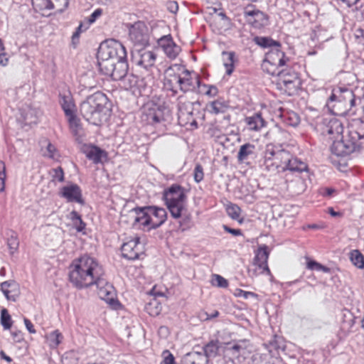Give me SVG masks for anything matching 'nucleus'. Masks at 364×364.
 I'll list each match as a JSON object with an SVG mask.
<instances>
[{
	"label": "nucleus",
	"instance_id": "b1692460",
	"mask_svg": "<svg viewBox=\"0 0 364 364\" xmlns=\"http://www.w3.org/2000/svg\"><path fill=\"white\" fill-rule=\"evenodd\" d=\"M245 122L247 129L250 131L258 132L266 125V122L262 118L261 113H255L252 116L245 118Z\"/></svg>",
	"mask_w": 364,
	"mask_h": 364
},
{
	"label": "nucleus",
	"instance_id": "c03bdc74",
	"mask_svg": "<svg viewBox=\"0 0 364 364\" xmlns=\"http://www.w3.org/2000/svg\"><path fill=\"white\" fill-rule=\"evenodd\" d=\"M12 320L9 311L6 309L1 311V323L5 330L10 329L12 326Z\"/></svg>",
	"mask_w": 364,
	"mask_h": 364
},
{
	"label": "nucleus",
	"instance_id": "a878e982",
	"mask_svg": "<svg viewBox=\"0 0 364 364\" xmlns=\"http://www.w3.org/2000/svg\"><path fill=\"white\" fill-rule=\"evenodd\" d=\"M1 289L8 300L15 301L18 296L17 284L14 281H6L1 284Z\"/></svg>",
	"mask_w": 364,
	"mask_h": 364
},
{
	"label": "nucleus",
	"instance_id": "2f4dec72",
	"mask_svg": "<svg viewBox=\"0 0 364 364\" xmlns=\"http://www.w3.org/2000/svg\"><path fill=\"white\" fill-rule=\"evenodd\" d=\"M97 58L100 72L102 74L109 76L114 70V63H117V62L106 58H102L101 56L97 55Z\"/></svg>",
	"mask_w": 364,
	"mask_h": 364
},
{
	"label": "nucleus",
	"instance_id": "4468645a",
	"mask_svg": "<svg viewBox=\"0 0 364 364\" xmlns=\"http://www.w3.org/2000/svg\"><path fill=\"white\" fill-rule=\"evenodd\" d=\"M141 253L142 247L138 237L124 242L122 246V256L128 259H138Z\"/></svg>",
	"mask_w": 364,
	"mask_h": 364
},
{
	"label": "nucleus",
	"instance_id": "dca6fc26",
	"mask_svg": "<svg viewBox=\"0 0 364 364\" xmlns=\"http://www.w3.org/2000/svg\"><path fill=\"white\" fill-rule=\"evenodd\" d=\"M149 212L148 206L133 208L131 210V213L134 214L133 225L151 230V221Z\"/></svg>",
	"mask_w": 364,
	"mask_h": 364
},
{
	"label": "nucleus",
	"instance_id": "cd10ccee",
	"mask_svg": "<svg viewBox=\"0 0 364 364\" xmlns=\"http://www.w3.org/2000/svg\"><path fill=\"white\" fill-rule=\"evenodd\" d=\"M87 158L92 161L95 164H98L102 161V157H106V152L97 146H87L84 150Z\"/></svg>",
	"mask_w": 364,
	"mask_h": 364
},
{
	"label": "nucleus",
	"instance_id": "a211bd4d",
	"mask_svg": "<svg viewBox=\"0 0 364 364\" xmlns=\"http://www.w3.org/2000/svg\"><path fill=\"white\" fill-rule=\"evenodd\" d=\"M269 255L268 247L266 245L259 247L255 254L254 264L258 267L261 274L266 273L268 275L271 274L267 265Z\"/></svg>",
	"mask_w": 364,
	"mask_h": 364
},
{
	"label": "nucleus",
	"instance_id": "f3484780",
	"mask_svg": "<svg viewBox=\"0 0 364 364\" xmlns=\"http://www.w3.org/2000/svg\"><path fill=\"white\" fill-rule=\"evenodd\" d=\"M274 144H268L265 146L262 159L259 161V168L267 172L274 173L276 165L273 161Z\"/></svg>",
	"mask_w": 364,
	"mask_h": 364
},
{
	"label": "nucleus",
	"instance_id": "79ce46f5",
	"mask_svg": "<svg viewBox=\"0 0 364 364\" xmlns=\"http://www.w3.org/2000/svg\"><path fill=\"white\" fill-rule=\"evenodd\" d=\"M166 55L170 59H175L181 51V48L176 44L175 42L171 43V45L167 46L164 50Z\"/></svg>",
	"mask_w": 364,
	"mask_h": 364
},
{
	"label": "nucleus",
	"instance_id": "1a4fd4ad",
	"mask_svg": "<svg viewBox=\"0 0 364 364\" xmlns=\"http://www.w3.org/2000/svg\"><path fill=\"white\" fill-rule=\"evenodd\" d=\"M168 114V110L164 107L156 104H147L143 112L142 119L147 124L156 125L166 120V115Z\"/></svg>",
	"mask_w": 364,
	"mask_h": 364
},
{
	"label": "nucleus",
	"instance_id": "680f3d73",
	"mask_svg": "<svg viewBox=\"0 0 364 364\" xmlns=\"http://www.w3.org/2000/svg\"><path fill=\"white\" fill-rule=\"evenodd\" d=\"M102 15V9H96L89 17L88 22L90 23H94L96 19Z\"/></svg>",
	"mask_w": 364,
	"mask_h": 364
},
{
	"label": "nucleus",
	"instance_id": "37998d69",
	"mask_svg": "<svg viewBox=\"0 0 364 364\" xmlns=\"http://www.w3.org/2000/svg\"><path fill=\"white\" fill-rule=\"evenodd\" d=\"M226 211L228 216H230L232 219L239 220L241 209L238 205L230 203V204L227 205Z\"/></svg>",
	"mask_w": 364,
	"mask_h": 364
},
{
	"label": "nucleus",
	"instance_id": "4d7b16f0",
	"mask_svg": "<svg viewBox=\"0 0 364 364\" xmlns=\"http://www.w3.org/2000/svg\"><path fill=\"white\" fill-rule=\"evenodd\" d=\"M163 364H175L174 357L168 350H164L163 352Z\"/></svg>",
	"mask_w": 364,
	"mask_h": 364
},
{
	"label": "nucleus",
	"instance_id": "393cba45",
	"mask_svg": "<svg viewBox=\"0 0 364 364\" xmlns=\"http://www.w3.org/2000/svg\"><path fill=\"white\" fill-rule=\"evenodd\" d=\"M166 77L164 79V87L166 90H170L175 95L178 93L177 87H178V74H176L171 68L166 70Z\"/></svg>",
	"mask_w": 364,
	"mask_h": 364
},
{
	"label": "nucleus",
	"instance_id": "bb28decb",
	"mask_svg": "<svg viewBox=\"0 0 364 364\" xmlns=\"http://www.w3.org/2000/svg\"><path fill=\"white\" fill-rule=\"evenodd\" d=\"M119 81L120 85L127 90L139 87L140 83L141 82L137 75L128 73V72Z\"/></svg>",
	"mask_w": 364,
	"mask_h": 364
},
{
	"label": "nucleus",
	"instance_id": "6e6d98bb",
	"mask_svg": "<svg viewBox=\"0 0 364 364\" xmlns=\"http://www.w3.org/2000/svg\"><path fill=\"white\" fill-rule=\"evenodd\" d=\"M173 42L172 37L170 35H168L161 37L159 40V45L164 50L167 46L171 45V43Z\"/></svg>",
	"mask_w": 364,
	"mask_h": 364
},
{
	"label": "nucleus",
	"instance_id": "0e129e2a",
	"mask_svg": "<svg viewBox=\"0 0 364 364\" xmlns=\"http://www.w3.org/2000/svg\"><path fill=\"white\" fill-rule=\"evenodd\" d=\"M73 225L77 232H82L85 228V223L82 221V218L75 222Z\"/></svg>",
	"mask_w": 364,
	"mask_h": 364
},
{
	"label": "nucleus",
	"instance_id": "5fc2aeb1",
	"mask_svg": "<svg viewBox=\"0 0 364 364\" xmlns=\"http://www.w3.org/2000/svg\"><path fill=\"white\" fill-rule=\"evenodd\" d=\"M0 165L2 166V170L0 171V181H1V188L0 193H2L5 190V181L6 178V166L3 161H0Z\"/></svg>",
	"mask_w": 364,
	"mask_h": 364
},
{
	"label": "nucleus",
	"instance_id": "8fccbe9b",
	"mask_svg": "<svg viewBox=\"0 0 364 364\" xmlns=\"http://www.w3.org/2000/svg\"><path fill=\"white\" fill-rule=\"evenodd\" d=\"M43 155L46 157L53 159H55L59 156V154L55 146L50 142L48 143L46 151L44 152Z\"/></svg>",
	"mask_w": 364,
	"mask_h": 364
},
{
	"label": "nucleus",
	"instance_id": "3c124183",
	"mask_svg": "<svg viewBox=\"0 0 364 364\" xmlns=\"http://www.w3.org/2000/svg\"><path fill=\"white\" fill-rule=\"evenodd\" d=\"M193 177L194 181L196 183H200L203 180L204 178V173H203V166L197 164L195 166L194 171H193Z\"/></svg>",
	"mask_w": 364,
	"mask_h": 364
},
{
	"label": "nucleus",
	"instance_id": "2eb2a0df",
	"mask_svg": "<svg viewBox=\"0 0 364 364\" xmlns=\"http://www.w3.org/2000/svg\"><path fill=\"white\" fill-rule=\"evenodd\" d=\"M59 194L62 198L66 199L68 203H84L81 188L77 184L72 183L63 186Z\"/></svg>",
	"mask_w": 364,
	"mask_h": 364
},
{
	"label": "nucleus",
	"instance_id": "ddd939ff",
	"mask_svg": "<svg viewBox=\"0 0 364 364\" xmlns=\"http://www.w3.org/2000/svg\"><path fill=\"white\" fill-rule=\"evenodd\" d=\"M244 16L247 22L255 28H261L268 25V16L264 12L247 7L244 10Z\"/></svg>",
	"mask_w": 364,
	"mask_h": 364
},
{
	"label": "nucleus",
	"instance_id": "f257e3e1",
	"mask_svg": "<svg viewBox=\"0 0 364 364\" xmlns=\"http://www.w3.org/2000/svg\"><path fill=\"white\" fill-rule=\"evenodd\" d=\"M69 281L72 285L82 289L96 285L99 297L116 309L119 305L112 284L104 277L102 266L93 257L85 255L74 259L68 267Z\"/></svg>",
	"mask_w": 364,
	"mask_h": 364
},
{
	"label": "nucleus",
	"instance_id": "4c0bfd02",
	"mask_svg": "<svg viewBox=\"0 0 364 364\" xmlns=\"http://www.w3.org/2000/svg\"><path fill=\"white\" fill-rule=\"evenodd\" d=\"M255 43L262 48H273L280 46L279 42L273 40L269 37L256 36L254 38Z\"/></svg>",
	"mask_w": 364,
	"mask_h": 364
},
{
	"label": "nucleus",
	"instance_id": "6e6552de",
	"mask_svg": "<svg viewBox=\"0 0 364 364\" xmlns=\"http://www.w3.org/2000/svg\"><path fill=\"white\" fill-rule=\"evenodd\" d=\"M97 56L117 62L118 60L127 58V50L119 41L112 40L100 44Z\"/></svg>",
	"mask_w": 364,
	"mask_h": 364
},
{
	"label": "nucleus",
	"instance_id": "72a5a7b5",
	"mask_svg": "<svg viewBox=\"0 0 364 364\" xmlns=\"http://www.w3.org/2000/svg\"><path fill=\"white\" fill-rule=\"evenodd\" d=\"M220 343L218 340H211L203 347V355L208 358H215L218 355Z\"/></svg>",
	"mask_w": 364,
	"mask_h": 364
},
{
	"label": "nucleus",
	"instance_id": "49530a36",
	"mask_svg": "<svg viewBox=\"0 0 364 364\" xmlns=\"http://www.w3.org/2000/svg\"><path fill=\"white\" fill-rule=\"evenodd\" d=\"M242 347L240 345L235 344L232 346L228 347L225 350V357L239 358Z\"/></svg>",
	"mask_w": 364,
	"mask_h": 364
},
{
	"label": "nucleus",
	"instance_id": "39448f33",
	"mask_svg": "<svg viewBox=\"0 0 364 364\" xmlns=\"http://www.w3.org/2000/svg\"><path fill=\"white\" fill-rule=\"evenodd\" d=\"M274 75L278 77L277 87L288 95H294L299 90L301 82L299 74L292 68H282Z\"/></svg>",
	"mask_w": 364,
	"mask_h": 364
},
{
	"label": "nucleus",
	"instance_id": "7ed1b4c3",
	"mask_svg": "<svg viewBox=\"0 0 364 364\" xmlns=\"http://www.w3.org/2000/svg\"><path fill=\"white\" fill-rule=\"evenodd\" d=\"M108 99L102 92L90 95L80 105V113L84 119L94 125H100L104 117V109Z\"/></svg>",
	"mask_w": 364,
	"mask_h": 364
},
{
	"label": "nucleus",
	"instance_id": "bf43d9fd",
	"mask_svg": "<svg viewBox=\"0 0 364 364\" xmlns=\"http://www.w3.org/2000/svg\"><path fill=\"white\" fill-rule=\"evenodd\" d=\"M14 342L20 343L23 340V334L21 331H13L11 332Z\"/></svg>",
	"mask_w": 364,
	"mask_h": 364
},
{
	"label": "nucleus",
	"instance_id": "338daca9",
	"mask_svg": "<svg viewBox=\"0 0 364 364\" xmlns=\"http://www.w3.org/2000/svg\"><path fill=\"white\" fill-rule=\"evenodd\" d=\"M289 124L292 127H296L299 123V117L295 113L289 116Z\"/></svg>",
	"mask_w": 364,
	"mask_h": 364
},
{
	"label": "nucleus",
	"instance_id": "13d9d810",
	"mask_svg": "<svg viewBox=\"0 0 364 364\" xmlns=\"http://www.w3.org/2000/svg\"><path fill=\"white\" fill-rule=\"evenodd\" d=\"M219 314H220L219 311L217 310H215L210 314H208L207 312H202L200 314V317L201 319H203L204 321H208V320H210V319L218 317L219 316Z\"/></svg>",
	"mask_w": 364,
	"mask_h": 364
},
{
	"label": "nucleus",
	"instance_id": "a19ab883",
	"mask_svg": "<svg viewBox=\"0 0 364 364\" xmlns=\"http://www.w3.org/2000/svg\"><path fill=\"white\" fill-rule=\"evenodd\" d=\"M60 103L65 112V114H70L74 112V105L70 95H63L60 97Z\"/></svg>",
	"mask_w": 364,
	"mask_h": 364
},
{
	"label": "nucleus",
	"instance_id": "052dcab7",
	"mask_svg": "<svg viewBox=\"0 0 364 364\" xmlns=\"http://www.w3.org/2000/svg\"><path fill=\"white\" fill-rule=\"evenodd\" d=\"M204 87H207L208 90L205 91V95L210 97H215L217 95L218 92V88L214 85H204Z\"/></svg>",
	"mask_w": 364,
	"mask_h": 364
},
{
	"label": "nucleus",
	"instance_id": "e433bc0d",
	"mask_svg": "<svg viewBox=\"0 0 364 364\" xmlns=\"http://www.w3.org/2000/svg\"><path fill=\"white\" fill-rule=\"evenodd\" d=\"M63 335L58 330L50 333L46 338L49 346L52 348H56L63 340Z\"/></svg>",
	"mask_w": 364,
	"mask_h": 364
},
{
	"label": "nucleus",
	"instance_id": "09e8293b",
	"mask_svg": "<svg viewBox=\"0 0 364 364\" xmlns=\"http://www.w3.org/2000/svg\"><path fill=\"white\" fill-rule=\"evenodd\" d=\"M212 284L213 285L220 288H226L228 286V280L219 274L213 275Z\"/></svg>",
	"mask_w": 364,
	"mask_h": 364
},
{
	"label": "nucleus",
	"instance_id": "aec40b11",
	"mask_svg": "<svg viewBox=\"0 0 364 364\" xmlns=\"http://www.w3.org/2000/svg\"><path fill=\"white\" fill-rule=\"evenodd\" d=\"M284 167V172L289 171L292 173H301L309 170L308 165L305 161L293 156L290 152Z\"/></svg>",
	"mask_w": 364,
	"mask_h": 364
},
{
	"label": "nucleus",
	"instance_id": "ea45409f",
	"mask_svg": "<svg viewBox=\"0 0 364 364\" xmlns=\"http://www.w3.org/2000/svg\"><path fill=\"white\" fill-rule=\"evenodd\" d=\"M350 259L351 262L358 268H364V256L359 250H352L350 252Z\"/></svg>",
	"mask_w": 364,
	"mask_h": 364
},
{
	"label": "nucleus",
	"instance_id": "9d476101",
	"mask_svg": "<svg viewBox=\"0 0 364 364\" xmlns=\"http://www.w3.org/2000/svg\"><path fill=\"white\" fill-rule=\"evenodd\" d=\"M156 59V53L145 48L134 49L132 52V63L146 70L154 65Z\"/></svg>",
	"mask_w": 364,
	"mask_h": 364
},
{
	"label": "nucleus",
	"instance_id": "774afa93",
	"mask_svg": "<svg viewBox=\"0 0 364 364\" xmlns=\"http://www.w3.org/2000/svg\"><path fill=\"white\" fill-rule=\"evenodd\" d=\"M336 192V190L333 188H323L321 189V193L323 196H328L331 197L332 196L333 193Z\"/></svg>",
	"mask_w": 364,
	"mask_h": 364
},
{
	"label": "nucleus",
	"instance_id": "473e14b6",
	"mask_svg": "<svg viewBox=\"0 0 364 364\" xmlns=\"http://www.w3.org/2000/svg\"><path fill=\"white\" fill-rule=\"evenodd\" d=\"M223 57V65L225 68V73L228 75H230L235 69V55L234 52L223 51L222 53Z\"/></svg>",
	"mask_w": 364,
	"mask_h": 364
},
{
	"label": "nucleus",
	"instance_id": "58836bf2",
	"mask_svg": "<svg viewBox=\"0 0 364 364\" xmlns=\"http://www.w3.org/2000/svg\"><path fill=\"white\" fill-rule=\"evenodd\" d=\"M32 5L36 11L50 10L54 9L53 0H31Z\"/></svg>",
	"mask_w": 364,
	"mask_h": 364
},
{
	"label": "nucleus",
	"instance_id": "0eeeda50",
	"mask_svg": "<svg viewBox=\"0 0 364 364\" xmlns=\"http://www.w3.org/2000/svg\"><path fill=\"white\" fill-rule=\"evenodd\" d=\"M280 46H274L266 53L265 58L262 65V69L271 75L280 70L289 58L285 56L284 53L280 49Z\"/></svg>",
	"mask_w": 364,
	"mask_h": 364
},
{
	"label": "nucleus",
	"instance_id": "69168bd1",
	"mask_svg": "<svg viewBox=\"0 0 364 364\" xmlns=\"http://www.w3.org/2000/svg\"><path fill=\"white\" fill-rule=\"evenodd\" d=\"M167 9L173 14H176L178 9V6L176 1H170L167 4Z\"/></svg>",
	"mask_w": 364,
	"mask_h": 364
},
{
	"label": "nucleus",
	"instance_id": "412c9836",
	"mask_svg": "<svg viewBox=\"0 0 364 364\" xmlns=\"http://www.w3.org/2000/svg\"><path fill=\"white\" fill-rule=\"evenodd\" d=\"M255 146L250 143H246L240 146L237 159L240 164H250V160L255 157Z\"/></svg>",
	"mask_w": 364,
	"mask_h": 364
},
{
	"label": "nucleus",
	"instance_id": "5701e85b",
	"mask_svg": "<svg viewBox=\"0 0 364 364\" xmlns=\"http://www.w3.org/2000/svg\"><path fill=\"white\" fill-rule=\"evenodd\" d=\"M289 151L280 149L279 146L274 145V156L273 161L275 164V172H284V164L289 157Z\"/></svg>",
	"mask_w": 364,
	"mask_h": 364
},
{
	"label": "nucleus",
	"instance_id": "864d4df0",
	"mask_svg": "<svg viewBox=\"0 0 364 364\" xmlns=\"http://www.w3.org/2000/svg\"><path fill=\"white\" fill-rule=\"evenodd\" d=\"M52 177L54 180H57L59 182L64 181V172L62 167L58 166L55 168L52 169Z\"/></svg>",
	"mask_w": 364,
	"mask_h": 364
},
{
	"label": "nucleus",
	"instance_id": "f704fd0d",
	"mask_svg": "<svg viewBox=\"0 0 364 364\" xmlns=\"http://www.w3.org/2000/svg\"><path fill=\"white\" fill-rule=\"evenodd\" d=\"M6 243L11 255H13L18 250L19 241L18 235L15 231L9 230L6 232Z\"/></svg>",
	"mask_w": 364,
	"mask_h": 364
},
{
	"label": "nucleus",
	"instance_id": "7c9ffc66",
	"mask_svg": "<svg viewBox=\"0 0 364 364\" xmlns=\"http://www.w3.org/2000/svg\"><path fill=\"white\" fill-rule=\"evenodd\" d=\"M338 101L350 107L355 106V98L353 92L347 88H338Z\"/></svg>",
	"mask_w": 364,
	"mask_h": 364
},
{
	"label": "nucleus",
	"instance_id": "423d86ee",
	"mask_svg": "<svg viewBox=\"0 0 364 364\" xmlns=\"http://www.w3.org/2000/svg\"><path fill=\"white\" fill-rule=\"evenodd\" d=\"M316 129L323 135H328L333 141L341 140L343 132L341 122L334 117H318L316 121Z\"/></svg>",
	"mask_w": 364,
	"mask_h": 364
},
{
	"label": "nucleus",
	"instance_id": "a18cd8bd",
	"mask_svg": "<svg viewBox=\"0 0 364 364\" xmlns=\"http://www.w3.org/2000/svg\"><path fill=\"white\" fill-rule=\"evenodd\" d=\"M65 116L68 117L70 127L73 132L75 134H77L79 129L80 128V120L75 115V112H72L70 114H66Z\"/></svg>",
	"mask_w": 364,
	"mask_h": 364
},
{
	"label": "nucleus",
	"instance_id": "f03ea898",
	"mask_svg": "<svg viewBox=\"0 0 364 364\" xmlns=\"http://www.w3.org/2000/svg\"><path fill=\"white\" fill-rule=\"evenodd\" d=\"M364 145V121L353 119L348 124V134L332 144L331 152L343 156L358 151Z\"/></svg>",
	"mask_w": 364,
	"mask_h": 364
},
{
	"label": "nucleus",
	"instance_id": "4be33fe9",
	"mask_svg": "<svg viewBox=\"0 0 364 364\" xmlns=\"http://www.w3.org/2000/svg\"><path fill=\"white\" fill-rule=\"evenodd\" d=\"M178 116L181 122L187 124L191 122L193 117V103L191 102L179 101L178 104Z\"/></svg>",
	"mask_w": 364,
	"mask_h": 364
},
{
	"label": "nucleus",
	"instance_id": "f8f14e48",
	"mask_svg": "<svg viewBox=\"0 0 364 364\" xmlns=\"http://www.w3.org/2000/svg\"><path fill=\"white\" fill-rule=\"evenodd\" d=\"M178 82L179 90L184 93L194 92L200 85L199 76L188 70L178 74Z\"/></svg>",
	"mask_w": 364,
	"mask_h": 364
},
{
	"label": "nucleus",
	"instance_id": "c756f323",
	"mask_svg": "<svg viewBox=\"0 0 364 364\" xmlns=\"http://www.w3.org/2000/svg\"><path fill=\"white\" fill-rule=\"evenodd\" d=\"M114 70L109 76L112 77L114 80H120L128 72V64L127 58L125 60H118L114 63Z\"/></svg>",
	"mask_w": 364,
	"mask_h": 364
},
{
	"label": "nucleus",
	"instance_id": "c9c22d12",
	"mask_svg": "<svg viewBox=\"0 0 364 364\" xmlns=\"http://www.w3.org/2000/svg\"><path fill=\"white\" fill-rule=\"evenodd\" d=\"M229 107V102L222 98L217 99L210 104V112L215 114L225 113Z\"/></svg>",
	"mask_w": 364,
	"mask_h": 364
},
{
	"label": "nucleus",
	"instance_id": "e2e57ef3",
	"mask_svg": "<svg viewBox=\"0 0 364 364\" xmlns=\"http://www.w3.org/2000/svg\"><path fill=\"white\" fill-rule=\"evenodd\" d=\"M23 321H24L26 328L28 331V332L30 333H36V331L34 328V326H33V323H31V321L27 318H24Z\"/></svg>",
	"mask_w": 364,
	"mask_h": 364
},
{
	"label": "nucleus",
	"instance_id": "6ab92c4d",
	"mask_svg": "<svg viewBox=\"0 0 364 364\" xmlns=\"http://www.w3.org/2000/svg\"><path fill=\"white\" fill-rule=\"evenodd\" d=\"M151 221V228L156 229L165 223L167 218V212L163 208L154 205L148 206Z\"/></svg>",
	"mask_w": 364,
	"mask_h": 364
},
{
	"label": "nucleus",
	"instance_id": "c85d7f7f",
	"mask_svg": "<svg viewBox=\"0 0 364 364\" xmlns=\"http://www.w3.org/2000/svg\"><path fill=\"white\" fill-rule=\"evenodd\" d=\"M208 361L203 353L196 351L186 353L183 358V364H207Z\"/></svg>",
	"mask_w": 364,
	"mask_h": 364
},
{
	"label": "nucleus",
	"instance_id": "603ef678",
	"mask_svg": "<svg viewBox=\"0 0 364 364\" xmlns=\"http://www.w3.org/2000/svg\"><path fill=\"white\" fill-rule=\"evenodd\" d=\"M54 9L59 12L64 11L69 5V0H54Z\"/></svg>",
	"mask_w": 364,
	"mask_h": 364
},
{
	"label": "nucleus",
	"instance_id": "20e7f679",
	"mask_svg": "<svg viewBox=\"0 0 364 364\" xmlns=\"http://www.w3.org/2000/svg\"><path fill=\"white\" fill-rule=\"evenodd\" d=\"M186 198L184 188L178 184H173L164 191L163 199L173 218H181Z\"/></svg>",
	"mask_w": 364,
	"mask_h": 364
},
{
	"label": "nucleus",
	"instance_id": "9b49d317",
	"mask_svg": "<svg viewBox=\"0 0 364 364\" xmlns=\"http://www.w3.org/2000/svg\"><path fill=\"white\" fill-rule=\"evenodd\" d=\"M129 38L136 46H146L149 44V28L143 21H137L129 28Z\"/></svg>",
	"mask_w": 364,
	"mask_h": 364
},
{
	"label": "nucleus",
	"instance_id": "de8ad7c7",
	"mask_svg": "<svg viewBox=\"0 0 364 364\" xmlns=\"http://www.w3.org/2000/svg\"><path fill=\"white\" fill-rule=\"evenodd\" d=\"M307 268L311 270L322 271L323 272H328L330 270L328 267L314 260L307 262Z\"/></svg>",
	"mask_w": 364,
	"mask_h": 364
}]
</instances>
